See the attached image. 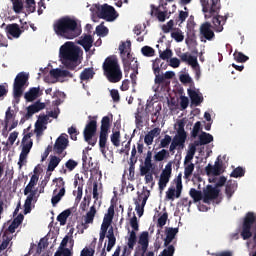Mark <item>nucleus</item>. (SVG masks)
<instances>
[{"mask_svg": "<svg viewBox=\"0 0 256 256\" xmlns=\"http://www.w3.org/2000/svg\"><path fill=\"white\" fill-rule=\"evenodd\" d=\"M213 141V135L207 133V132H201L199 135V140L194 141V144L196 147H199L201 145H209V143H212Z\"/></svg>", "mask_w": 256, "mask_h": 256, "instance_id": "a878e982", "label": "nucleus"}, {"mask_svg": "<svg viewBox=\"0 0 256 256\" xmlns=\"http://www.w3.org/2000/svg\"><path fill=\"white\" fill-rule=\"evenodd\" d=\"M111 129V118L104 116L101 120L100 133H109Z\"/></svg>", "mask_w": 256, "mask_h": 256, "instance_id": "72a5a7b5", "label": "nucleus"}, {"mask_svg": "<svg viewBox=\"0 0 256 256\" xmlns=\"http://www.w3.org/2000/svg\"><path fill=\"white\" fill-rule=\"evenodd\" d=\"M151 169H153V164H146L144 163V166L140 167V175L141 177H145V175H149L151 173Z\"/></svg>", "mask_w": 256, "mask_h": 256, "instance_id": "864d4df0", "label": "nucleus"}, {"mask_svg": "<svg viewBox=\"0 0 256 256\" xmlns=\"http://www.w3.org/2000/svg\"><path fill=\"white\" fill-rule=\"evenodd\" d=\"M77 165H79V163L73 159H69L66 163H65V167L66 169H68V171H73Z\"/></svg>", "mask_w": 256, "mask_h": 256, "instance_id": "0e129e2a", "label": "nucleus"}, {"mask_svg": "<svg viewBox=\"0 0 256 256\" xmlns=\"http://www.w3.org/2000/svg\"><path fill=\"white\" fill-rule=\"evenodd\" d=\"M39 182V176L36 174H33L30 178V182L24 189V195H28L25 203H24V214L27 215V213H31V205L33 201H37L39 199V194L37 195V190H33L35 188V185Z\"/></svg>", "mask_w": 256, "mask_h": 256, "instance_id": "39448f33", "label": "nucleus"}, {"mask_svg": "<svg viewBox=\"0 0 256 256\" xmlns=\"http://www.w3.org/2000/svg\"><path fill=\"white\" fill-rule=\"evenodd\" d=\"M93 77H95L93 68H85L80 74V79L82 81H89V79H93Z\"/></svg>", "mask_w": 256, "mask_h": 256, "instance_id": "c9c22d12", "label": "nucleus"}, {"mask_svg": "<svg viewBox=\"0 0 256 256\" xmlns=\"http://www.w3.org/2000/svg\"><path fill=\"white\" fill-rule=\"evenodd\" d=\"M179 233V228H166V238L164 239V247H169L173 243V239Z\"/></svg>", "mask_w": 256, "mask_h": 256, "instance_id": "bb28decb", "label": "nucleus"}, {"mask_svg": "<svg viewBox=\"0 0 256 256\" xmlns=\"http://www.w3.org/2000/svg\"><path fill=\"white\" fill-rule=\"evenodd\" d=\"M78 43L85 51H90L91 47H93V37L91 35H86L83 39L79 40Z\"/></svg>", "mask_w": 256, "mask_h": 256, "instance_id": "2f4dec72", "label": "nucleus"}, {"mask_svg": "<svg viewBox=\"0 0 256 256\" xmlns=\"http://www.w3.org/2000/svg\"><path fill=\"white\" fill-rule=\"evenodd\" d=\"M200 131H201V122L198 121L194 124L193 130L191 132V137H193V139H197Z\"/></svg>", "mask_w": 256, "mask_h": 256, "instance_id": "13d9d810", "label": "nucleus"}, {"mask_svg": "<svg viewBox=\"0 0 256 256\" xmlns=\"http://www.w3.org/2000/svg\"><path fill=\"white\" fill-rule=\"evenodd\" d=\"M73 247H75L73 236L66 235L62 239L54 256H73Z\"/></svg>", "mask_w": 256, "mask_h": 256, "instance_id": "1a4fd4ad", "label": "nucleus"}, {"mask_svg": "<svg viewBox=\"0 0 256 256\" xmlns=\"http://www.w3.org/2000/svg\"><path fill=\"white\" fill-rule=\"evenodd\" d=\"M109 139V132H100L99 134V147L102 155L107 154V140Z\"/></svg>", "mask_w": 256, "mask_h": 256, "instance_id": "c85d7f7f", "label": "nucleus"}, {"mask_svg": "<svg viewBox=\"0 0 256 256\" xmlns=\"http://www.w3.org/2000/svg\"><path fill=\"white\" fill-rule=\"evenodd\" d=\"M195 153H197V146L194 145L193 143L189 144L188 151L184 159V165H188V163H191V161H193V157H195Z\"/></svg>", "mask_w": 256, "mask_h": 256, "instance_id": "7c9ffc66", "label": "nucleus"}, {"mask_svg": "<svg viewBox=\"0 0 256 256\" xmlns=\"http://www.w3.org/2000/svg\"><path fill=\"white\" fill-rule=\"evenodd\" d=\"M96 214L97 209L95 208V206H92L90 210L86 213L84 221H86V223H93Z\"/></svg>", "mask_w": 256, "mask_h": 256, "instance_id": "79ce46f5", "label": "nucleus"}, {"mask_svg": "<svg viewBox=\"0 0 256 256\" xmlns=\"http://www.w3.org/2000/svg\"><path fill=\"white\" fill-rule=\"evenodd\" d=\"M114 216H115V207L113 205H111L108 208L107 214H105V216H104L103 223L111 225V223H113V217Z\"/></svg>", "mask_w": 256, "mask_h": 256, "instance_id": "58836bf2", "label": "nucleus"}, {"mask_svg": "<svg viewBox=\"0 0 256 256\" xmlns=\"http://www.w3.org/2000/svg\"><path fill=\"white\" fill-rule=\"evenodd\" d=\"M193 41H195V30H189V32H187V37L185 40L186 45H191V43H193Z\"/></svg>", "mask_w": 256, "mask_h": 256, "instance_id": "e2e57ef3", "label": "nucleus"}, {"mask_svg": "<svg viewBox=\"0 0 256 256\" xmlns=\"http://www.w3.org/2000/svg\"><path fill=\"white\" fill-rule=\"evenodd\" d=\"M41 91L40 87H32L29 89L28 92L24 94V99L28 102L31 103L39 97V92Z\"/></svg>", "mask_w": 256, "mask_h": 256, "instance_id": "cd10ccee", "label": "nucleus"}, {"mask_svg": "<svg viewBox=\"0 0 256 256\" xmlns=\"http://www.w3.org/2000/svg\"><path fill=\"white\" fill-rule=\"evenodd\" d=\"M200 35L207 41H213L215 39V32H213V26L210 22H204L200 26Z\"/></svg>", "mask_w": 256, "mask_h": 256, "instance_id": "a211bd4d", "label": "nucleus"}, {"mask_svg": "<svg viewBox=\"0 0 256 256\" xmlns=\"http://www.w3.org/2000/svg\"><path fill=\"white\" fill-rule=\"evenodd\" d=\"M161 253V256H173L175 254V246L168 245Z\"/></svg>", "mask_w": 256, "mask_h": 256, "instance_id": "bf43d9fd", "label": "nucleus"}, {"mask_svg": "<svg viewBox=\"0 0 256 256\" xmlns=\"http://www.w3.org/2000/svg\"><path fill=\"white\" fill-rule=\"evenodd\" d=\"M58 181V184L56 185V189L53 191V196L51 198L52 207H57V204L63 197H65V180H63L62 177L55 178L53 182L55 183Z\"/></svg>", "mask_w": 256, "mask_h": 256, "instance_id": "9b49d317", "label": "nucleus"}, {"mask_svg": "<svg viewBox=\"0 0 256 256\" xmlns=\"http://www.w3.org/2000/svg\"><path fill=\"white\" fill-rule=\"evenodd\" d=\"M53 29L58 37H64V39H75L81 35L77 21L70 17L58 19L54 22Z\"/></svg>", "mask_w": 256, "mask_h": 256, "instance_id": "7ed1b4c3", "label": "nucleus"}, {"mask_svg": "<svg viewBox=\"0 0 256 256\" xmlns=\"http://www.w3.org/2000/svg\"><path fill=\"white\" fill-rule=\"evenodd\" d=\"M173 172V162H168L165 166V169L162 170V173L160 174V179L158 182V186L160 191H163L165 187H167V183H169V180L171 179V173Z\"/></svg>", "mask_w": 256, "mask_h": 256, "instance_id": "4468645a", "label": "nucleus"}, {"mask_svg": "<svg viewBox=\"0 0 256 256\" xmlns=\"http://www.w3.org/2000/svg\"><path fill=\"white\" fill-rule=\"evenodd\" d=\"M193 171H195V164L190 163L186 164L184 168V177L185 179H189L193 175Z\"/></svg>", "mask_w": 256, "mask_h": 256, "instance_id": "a18cd8bd", "label": "nucleus"}, {"mask_svg": "<svg viewBox=\"0 0 256 256\" xmlns=\"http://www.w3.org/2000/svg\"><path fill=\"white\" fill-rule=\"evenodd\" d=\"M149 249V232L144 231L138 238V245L135 248L134 256H155V252Z\"/></svg>", "mask_w": 256, "mask_h": 256, "instance_id": "6e6552de", "label": "nucleus"}, {"mask_svg": "<svg viewBox=\"0 0 256 256\" xmlns=\"http://www.w3.org/2000/svg\"><path fill=\"white\" fill-rule=\"evenodd\" d=\"M233 57L237 63H247L249 61V56L239 51H235Z\"/></svg>", "mask_w": 256, "mask_h": 256, "instance_id": "a19ab883", "label": "nucleus"}, {"mask_svg": "<svg viewBox=\"0 0 256 256\" xmlns=\"http://www.w3.org/2000/svg\"><path fill=\"white\" fill-rule=\"evenodd\" d=\"M96 33L99 35V37H107V35H109V28L103 26V24L98 25L96 27Z\"/></svg>", "mask_w": 256, "mask_h": 256, "instance_id": "de8ad7c7", "label": "nucleus"}, {"mask_svg": "<svg viewBox=\"0 0 256 256\" xmlns=\"http://www.w3.org/2000/svg\"><path fill=\"white\" fill-rule=\"evenodd\" d=\"M150 15H154V17H156L160 23H164L165 19H169V15H171V13H169L167 10L160 11L159 7L152 4Z\"/></svg>", "mask_w": 256, "mask_h": 256, "instance_id": "5701e85b", "label": "nucleus"}, {"mask_svg": "<svg viewBox=\"0 0 256 256\" xmlns=\"http://www.w3.org/2000/svg\"><path fill=\"white\" fill-rule=\"evenodd\" d=\"M14 13H21L23 11V0H11Z\"/></svg>", "mask_w": 256, "mask_h": 256, "instance_id": "09e8293b", "label": "nucleus"}, {"mask_svg": "<svg viewBox=\"0 0 256 256\" xmlns=\"http://www.w3.org/2000/svg\"><path fill=\"white\" fill-rule=\"evenodd\" d=\"M88 119H90V121L86 124L83 132L85 141H89V139L95 137V133H97V117L88 116Z\"/></svg>", "mask_w": 256, "mask_h": 256, "instance_id": "2eb2a0df", "label": "nucleus"}, {"mask_svg": "<svg viewBox=\"0 0 256 256\" xmlns=\"http://www.w3.org/2000/svg\"><path fill=\"white\" fill-rule=\"evenodd\" d=\"M189 195L193 199L194 203H199V201H202V199L204 197L203 192H201L195 188L190 189Z\"/></svg>", "mask_w": 256, "mask_h": 256, "instance_id": "e433bc0d", "label": "nucleus"}, {"mask_svg": "<svg viewBox=\"0 0 256 256\" xmlns=\"http://www.w3.org/2000/svg\"><path fill=\"white\" fill-rule=\"evenodd\" d=\"M102 69L109 83H119V81L123 79V72L119 65V59H117V56L115 55L108 56L104 60Z\"/></svg>", "mask_w": 256, "mask_h": 256, "instance_id": "20e7f679", "label": "nucleus"}, {"mask_svg": "<svg viewBox=\"0 0 256 256\" xmlns=\"http://www.w3.org/2000/svg\"><path fill=\"white\" fill-rule=\"evenodd\" d=\"M205 171L207 175H214V176H219L221 173H223V161L218 160L215 162L214 166L211 164H208L205 168Z\"/></svg>", "mask_w": 256, "mask_h": 256, "instance_id": "aec40b11", "label": "nucleus"}, {"mask_svg": "<svg viewBox=\"0 0 256 256\" xmlns=\"http://www.w3.org/2000/svg\"><path fill=\"white\" fill-rule=\"evenodd\" d=\"M172 141L178 146V149H185L187 132H185V122L183 120L178 122L177 134L173 137Z\"/></svg>", "mask_w": 256, "mask_h": 256, "instance_id": "ddd939ff", "label": "nucleus"}, {"mask_svg": "<svg viewBox=\"0 0 256 256\" xmlns=\"http://www.w3.org/2000/svg\"><path fill=\"white\" fill-rule=\"evenodd\" d=\"M130 225L132 227V231L130 232L127 246L123 249V256L124 255H131L133 249H135V245H137V233L135 231H139V222L137 221V216H133L130 219Z\"/></svg>", "mask_w": 256, "mask_h": 256, "instance_id": "0eeeda50", "label": "nucleus"}, {"mask_svg": "<svg viewBox=\"0 0 256 256\" xmlns=\"http://www.w3.org/2000/svg\"><path fill=\"white\" fill-rule=\"evenodd\" d=\"M59 163H61V158L57 156H50L47 171L50 173L55 171V169H57V167L59 166Z\"/></svg>", "mask_w": 256, "mask_h": 256, "instance_id": "f704fd0d", "label": "nucleus"}, {"mask_svg": "<svg viewBox=\"0 0 256 256\" xmlns=\"http://www.w3.org/2000/svg\"><path fill=\"white\" fill-rule=\"evenodd\" d=\"M202 5V11L205 13V19H211L213 23V29L216 33L223 31V25L227 23L229 19V13L224 16L219 15L221 11V0H200Z\"/></svg>", "mask_w": 256, "mask_h": 256, "instance_id": "f257e3e1", "label": "nucleus"}, {"mask_svg": "<svg viewBox=\"0 0 256 256\" xmlns=\"http://www.w3.org/2000/svg\"><path fill=\"white\" fill-rule=\"evenodd\" d=\"M170 157L171 154L169 153V150L162 149L154 155V161L159 163L161 161H165V159H169Z\"/></svg>", "mask_w": 256, "mask_h": 256, "instance_id": "473e14b6", "label": "nucleus"}, {"mask_svg": "<svg viewBox=\"0 0 256 256\" xmlns=\"http://www.w3.org/2000/svg\"><path fill=\"white\" fill-rule=\"evenodd\" d=\"M137 163V160H135L134 162H129V176H128V180L129 181H135V164Z\"/></svg>", "mask_w": 256, "mask_h": 256, "instance_id": "6e6d98bb", "label": "nucleus"}, {"mask_svg": "<svg viewBox=\"0 0 256 256\" xmlns=\"http://www.w3.org/2000/svg\"><path fill=\"white\" fill-rule=\"evenodd\" d=\"M174 25H175V22L173 20H169L167 24L162 26L163 33H169L171 29H173Z\"/></svg>", "mask_w": 256, "mask_h": 256, "instance_id": "774afa93", "label": "nucleus"}, {"mask_svg": "<svg viewBox=\"0 0 256 256\" xmlns=\"http://www.w3.org/2000/svg\"><path fill=\"white\" fill-rule=\"evenodd\" d=\"M45 109V103H41L39 101L27 107V113L25 114V119H31L35 113H39V111H43Z\"/></svg>", "mask_w": 256, "mask_h": 256, "instance_id": "4be33fe9", "label": "nucleus"}, {"mask_svg": "<svg viewBox=\"0 0 256 256\" xmlns=\"http://www.w3.org/2000/svg\"><path fill=\"white\" fill-rule=\"evenodd\" d=\"M22 151L19 156L18 165L19 168L23 167L24 161H27V156L31 153V149L33 148V140L31 139V133H27L23 136L21 142Z\"/></svg>", "mask_w": 256, "mask_h": 256, "instance_id": "9d476101", "label": "nucleus"}, {"mask_svg": "<svg viewBox=\"0 0 256 256\" xmlns=\"http://www.w3.org/2000/svg\"><path fill=\"white\" fill-rule=\"evenodd\" d=\"M67 145H69V140L64 136H59L56 139V142L53 147L54 153H56L57 155H61V153H63V151L67 149Z\"/></svg>", "mask_w": 256, "mask_h": 256, "instance_id": "412c9836", "label": "nucleus"}, {"mask_svg": "<svg viewBox=\"0 0 256 256\" xmlns=\"http://www.w3.org/2000/svg\"><path fill=\"white\" fill-rule=\"evenodd\" d=\"M106 238L108 239L106 251L107 253H110V251L115 247V244L117 243V238L115 237V230L113 229V226L108 228V234L106 235Z\"/></svg>", "mask_w": 256, "mask_h": 256, "instance_id": "393cba45", "label": "nucleus"}, {"mask_svg": "<svg viewBox=\"0 0 256 256\" xmlns=\"http://www.w3.org/2000/svg\"><path fill=\"white\" fill-rule=\"evenodd\" d=\"M187 17H189V12L187 11H179V15H178V18H176V23H184V21L187 19Z\"/></svg>", "mask_w": 256, "mask_h": 256, "instance_id": "69168bd1", "label": "nucleus"}, {"mask_svg": "<svg viewBox=\"0 0 256 256\" xmlns=\"http://www.w3.org/2000/svg\"><path fill=\"white\" fill-rule=\"evenodd\" d=\"M171 37L175 40L176 43H181L183 39H185V36L183 35V32L181 30L172 32Z\"/></svg>", "mask_w": 256, "mask_h": 256, "instance_id": "3c124183", "label": "nucleus"}, {"mask_svg": "<svg viewBox=\"0 0 256 256\" xmlns=\"http://www.w3.org/2000/svg\"><path fill=\"white\" fill-rule=\"evenodd\" d=\"M71 216V209H66L57 216L60 225H67V219Z\"/></svg>", "mask_w": 256, "mask_h": 256, "instance_id": "4c0bfd02", "label": "nucleus"}, {"mask_svg": "<svg viewBox=\"0 0 256 256\" xmlns=\"http://www.w3.org/2000/svg\"><path fill=\"white\" fill-rule=\"evenodd\" d=\"M110 139L114 147H119L121 145V132L119 130L113 131Z\"/></svg>", "mask_w": 256, "mask_h": 256, "instance_id": "ea45409f", "label": "nucleus"}, {"mask_svg": "<svg viewBox=\"0 0 256 256\" xmlns=\"http://www.w3.org/2000/svg\"><path fill=\"white\" fill-rule=\"evenodd\" d=\"M167 219H169V214L167 212H164L159 218L157 222V227L160 229H163L165 225H167Z\"/></svg>", "mask_w": 256, "mask_h": 256, "instance_id": "49530a36", "label": "nucleus"}, {"mask_svg": "<svg viewBox=\"0 0 256 256\" xmlns=\"http://www.w3.org/2000/svg\"><path fill=\"white\" fill-rule=\"evenodd\" d=\"M230 177L238 179V177H245V169L241 166L236 167L230 174Z\"/></svg>", "mask_w": 256, "mask_h": 256, "instance_id": "37998d69", "label": "nucleus"}, {"mask_svg": "<svg viewBox=\"0 0 256 256\" xmlns=\"http://www.w3.org/2000/svg\"><path fill=\"white\" fill-rule=\"evenodd\" d=\"M161 104H158L155 108V112L152 114V123H157L159 116L161 115Z\"/></svg>", "mask_w": 256, "mask_h": 256, "instance_id": "680f3d73", "label": "nucleus"}, {"mask_svg": "<svg viewBox=\"0 0 256 256\" xmlns=\"http://www.w3.org/2000/svg\"><path fill=\"white\" fill-rule=\"evenodd\" d=\"M6 31L8 35H11V37H14V39H19L23 33V30H21L19 24L17 23L8 24L6 26Z\"/></svg>", "mask_w": 256, "mask_h": 256, "instance_id": "b1692460", "label": "nucleus"}, {"mask_svg": "<svg viewBox=\"0 0 256 256\" xmlns=\"http://www.w3.org/2000/svg\"><path fill=\"white\" fill-rule=\"evenodd\" d=\"M11 239H13V237L11 236H7V235H3V241L0 245V253L1 251H5V249H7V247H9V243H11Z\"/></svg>", "mask_w": 256, "mask_h": 256, "instance_id": "603ef678", "label": "nucleus"}, {"mask_svg": "<svg viewBox=\"0 0 256 256\" xmlns=\"http://www.w3.org/2000/svg\"><path fill=\"white\" fill-rule=\"evenodd\" d=\"M180 107H181L182 111H185V109H187L189 107V98H187L186 96H181L180 97Z\"/></svg>", "mask_w": 256, "mask_h": 256, "instance_id": "338daca9", "label": "nucleus"}, {"mask_svg": "<svg viewBox=\"0 0 256 256\" xmlns=\"http://www.w3.org/2000/svg\"><path fill=\"white\" fill-rule=\"evenodd\" d=\"M117 12L115 11V8L113 6H110L108 4H104L101 7L99 18L105 19L106 21H115L117 19Z\"/></svg>", "mask_w": 256, "mask_h": 256, "instance_id": "dca6fc26", "label": "nucleus"}, {"mask_svg": "<svg viewBox=\"0 0 256 256\" xmlns=\"http://www.w3.org/2000/svg\"><path fill=\"white\" fill-rule=\"evenodd\" d=\"M188 95L191 99L192 105H195V107H199V105H201V102L203 101V96L199 95L197 91L188 89Z\"/></svg>", "mask_w": 256, "mask_h": 256, "instance_id": "c756f323", "label": "nucleus"}, {"mask_svg": "<svg viewBox=\"0 0 256 256\" xmlns=\"http://www.w3.org/2000/svg\"><path fill=\"white\" fill-rule=\"evenodd\" d=\"M119 51L124 67V73H129L131 63L135 61V57L131 54V41L127 40L126 42H122L119 46Z\"/></svg>", "mask_w": 256, "mask_h": 256, "instance_id": "423d86ee", "label": "nucleus"}, {"mask_svg": "<svg viewBox=\"0 0 256 256\" xmlns=\"http://www.w3.org/2000/svg\"><path fill=\"white\" fill-rule=\"evenodd\" d=\"M83 50L73 42H66L60 47L59 57L62 65L70 71H75L81 65Z\"/></svg>", "mask_w": 256, "mask_h": 256, "instance_id": "f03ea898", "label": "nucleus"}, {"mask_svg": "<svg viewBox=\"0 0 256 256\" xmlns=\"http://www.w3.org/2000/svg\"><path fill=\"white\" fill-rule=\"evenodd\" d=\"M141 51H142V55H144V57H153V55H155V49H153L150 46L142 47Z\"/></svg>", "mask_w": 256, "mask_h": 256, "instance_id": "4d7b16f0", "label": "nucleus"}, {"mask_svg": "<svg viewBox=\"0 0 256 256\" xmlns=\"http://www.w3.org/2000/svg\"><path fill=\"white\" fill-rule=\"evenodd\" d=\"M15 119V112L11 109V107H8V109L6 110L5 113V127H7L9 125V122Z\"/></svg>", "mask_w": 256, "mask_h": 256, "instance_id": "8fccbe9b", "label": "nucleus"}, {"mask_svg": "<svg viewBox=\"0 0 256 256\" xmlns=\"http://www.w3.org/2000/svg\"><path fill=\"white\" fill-rule=\"evenodd\" d=\"M219 193L220 190L216 186L213 187L212 185H208L204 190L203 203H210V201L217 199Z\"/></svg>", "mask_w": 256, "mask_h": 256, "instance_id": "6ab92c4d", "label": "nucleus"}, {"mask_svg": "<svg viewBox=\"0 0 256 256\" xmlns=\"http://www.w3.org/2000/svg\"><path fill=\"white\" fill-rule=\"evenodd\" d=\"M171 57H173V51L171 49L160 52V59H163V61H167V59H171Z\"/></svg>", "mask_w": 256, "mask_h": 256, "instance_id": "052dcab7", "label": "nucleus"}, {"mask_svg": "<svg viewBox=\"0 0 256 256\" xmlns=\"http://www.w3.org/2000/svg\"><path fill=\"white\" fill-rule=\"evenodd\" d=\"M26 11L27 13H35L36 11V2L35 0H26Z\"/></svg>", "mask_w": 256, "mask_h": 256, "instance_id": "5fc2aeb1", "label": "nucleus"}, {"mask_svg": "<svg viewBox=\"0 0 256 256\" xmlns=\"http://www.w3.org/2000/svg\"><path fill=\"white\" fill-rule=\"evenodd\" d=\"M173 141V138H171L170 135L166 134L164 138L160 141L159 148L160 149H167L169 145H171V142Z\"/></svg>", "mask_w": 256, "mask_h": 256, "instance_id": "c03bdc74", "label": "nucleus"}, {"mask_svg": "<svg viewBox=\"0 0 256 256\" xmlns=\"http://www.w3.org/2000/svg\"><path fill=\"white\" fill-rule=\"evenodd\" d=\"M149 191L140 193L138 192V198L134 200L135 211H137L139 217L143 215V209L147 205V199H149Z\"/></svg>", "mask_w": 256, "mask_h": 256, "instance_id": "f3484780", "label": "nucleus"}, {"mask_svg": "<svg viewBox=\"0 0 256 256\" xmlns=\"http://www.w3.org/2000/svg\"><path fill=\"white\" fill-rule=\"evenodd\" d=\"M28 81L29 74L20 72L16 75L13 84V91H15L16 97H19L25 91Z\"/></svg>", "mask_w": 256, "mask_h": 256, "instance_id": "f8f14e48", "label": "nucleus"}]
</instances>
